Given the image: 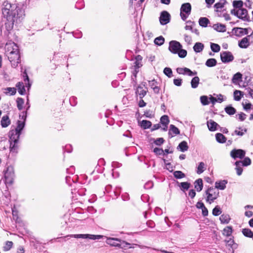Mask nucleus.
I'll return each mask as SVG.
<instances>
[{"label":"nucleus","mask_w":253,"mask_h":253,"mask_svg":"<svg viewBox=\"0 0 253 253\" xmlns=\"http://www.w3.org/2000/svg\"><path fill=\"white\" fill-rule=\"evenodd\" d=\"M177 149H179L181 152L186 151L188 149L187 143L185 141H182L178 145Z\"/></svg>","instance_id":"obj_24"},{"label":"nucleus","mask_w":253,"mask_h":253,"mask_svg":"<svg viewBox=\"0 0 253 253\" xmlns=\"http://www.w3.org/2000/svg\"><path fill=\"white\" fill-rule=\"evenodd\" d=\"M203 185V181L201 178L197 179L195 182V188L198 192H200L202 190Z\"/></svg>","instance_id":"obj_23"},{"label":"nucleus","mask_w":253,"mask_h":253,"mask_svg":"<svg viewBox=\"0 0 253 253\" xmlns=\"http://www.w3.org/2000/svg\"><path fill=\"white\" fill-rule=\"evenodd\" d=\"M232 232V229L230 226H227L225 227L223 231V234L226 236H229L231 235Z\"/></svg>","instance_id":"obj_43"},{"label":"nucleus","mask_w":253,"mask_h":253,"mask_svg":"<svg viewBox=\"0 0 253 253\" xmlns=\"http://www.w3.org/2000/svg\"><path fill=\"white\" fill-rule=\"evenodd\" d=\"M240 162H241V165L244 166H248L251 163V159L248 157L245 158L243 161Z\"/></svg>","instance_id":"obj_55"},{"label":"nucleus","mask_w":253,"mask_h":253,"mask_svg":"<svg viewBox=\"0 0 253 253\" xmlns=\"http://www.w3.org/2000/svg\"><path fill=\"white\" fill-rule=\"evenodd\" d=\"M170 14L166 11L162 12L160 16V22L162 25H166L169 22Z\"/></svg>","instance_id":"obj_9"},{"label":"nucleus","mask_w":253,"mask_h":253,"mask_svg":"<svg viewBox=\"0 0 253 253\" xmlns=\"http://www.w3.org/2000/svg\"><path fill=\"white\" fill-rule=\"evenodd\" d=\"M5 53L13 67H16L20 62L18 47L14 42L6 43Z\"/></svg>","instance_id":"obj_1"},{"label":"nucleus","mask_w":253,"mask_h":253,"mask_svg":"<svg viewBox=\"0 0 253 253\" xmlns=\"http://www.w3.org/2000/svg\"><path fill=\"white\" fill-rule=\"evenodd\" d=\"M164 73L166 76H167L169 78L171 77L172 76V70L169 68H165L164 70Z\"/></svg>","instance_id":"obj_56"},{"label":"nucleus","mask_w":253,"mask_h":253,"mask_svg":"<svg viewBox=\"0 0 253 253\" xmlns=\"http://www.w3.org/2000/svg\"><path fill=\"white\" fill-rule=\"evenodd\" d=\"M221 211L218 206H216L212 210V214L215 216L219 215L221 213Z\"/></svg>","instance_id":"obj_52"},{"label":"nucleus","mask_w":253,"mask_h":253,"mask_svg":"<svg viewBox=\"0 0 253 253\" xmlns=\"http://www.w3.org/2000/svg\"><path fill=\"white\" fill-rule=\"evenodd\" d=\"M200 100H201V103L203 105H207L209 104L208 98L207 96L204 95V96H201Z\"/></svg>","instance_id":"obj_50"},{"label":"nucleus","mask_w":253,"mask_h":253,"mask_svg":"<svg viewBox=\"0 0 253 253\" xmlns=\"http://www.w3.org/2000/svg\"><path fill=\"white\" fill-rule=\"evenodd\" d=\"M87 234H75V235H68L67 237H74L76 238H84L86 239L87 238Z\"/></svg>","instance_id":"obj_54"},{"label":"nucleus","mask_w":253,"mask_h":253,"mask_svg":"<svg viewBox=\"0 0 253 253\" xmlns=\"http://www.w3.org/2000/svg\"><path fill=\"white\" fill-rule=\"evenodd\" d=\"M18 125L17 127L15 129H13L14 131H16L17 132H19L21 133V130L23 129L25 126L24 122L18 121Z\"/></svg>","instance_id":"obj_32"},{"label":"nucleus","mask_w":253,"mask_h":253,"mask_svg":"<svg viewBox=\"0 0 253 253\" xmlns=\"http://www.w3.org/2000/svg\"><path fill=\"white\" fill-rule=\"evenodd\" d=\"M174 84L176 86H180L182 83V80L179 79H174L173 80Z\"/></svg>","instance_id":"obj_63"},{"label":"nucleus","mask_w":253,"mask_h":253,"mask_svg":"<svg viewBox=\"0 0 253 253\" xmlns=\"http://www.w3.org/2000/svg\"><path fill=\"white\" fill-rule=\"evenodd\" d=\"M161 123L163 125H168L169 122V117L167 115L163 116L160 119Z\"/></svg>","instance_id":"obj_44"},{"label":"nucleus","mask_w":253,"mask_h":253,"mask_svg":"<svg viewBox=\"0 0 253 253\" xmlns=\"http://www.w3.org/2000/svg\"><path fill=\"white\" fill-rule=\"evenodd\" d=\"M147 93V90L143 89L141 86H138L136 89V94L138 95L140 98H142Z\"/></svg>","instance_id":"obj_17"},{"label":"nucleus","mask_w":253,"mask_h":253,"mask_svg":"<svg viewBox=\"0 0 253 253\" xmlns=\"http://www.w3.org/2000/svg\"><path fill=\"white\" fill-rule=\"evenodd\" d=\"M2 12L3 16L13 24L15 22L17 23L18 21H20L18 10L16 9L14 5H12L7 1H5L3 3Z\"/></svg>","instance_id":"obj_2"},{"label":"nucleus","mask_w":253,"mask_h":253,"mask_svg":"<svg viewBox=\"0 0 253 253\" xmlns=\"http://www.w3.org/2000/svg\"><path fill=\"white\" fill-rule=\"evenodd\" d=\"M3 92L7 95H14L16 92L15 87H6L4 88Z\"/></svg>","instance_id":"obj_22"},{"label":"nucleus","mask_w":253,"mask_h":253,"mask_svg":"<svg viewBox=\"0 0 253 253\" xmlns=\"http://www.w3.org/2000/svg\"><path fill=\"white\" fill-rule=\"evenodd\" d=\"M207 126L210 131H215L218 125L212 120H210L207 122Z\"/></svg>","instance_id":"obj_15"},{"label":"nucleus","mask_w":253,"mask_h":253,"mask_svg":"<svg viewBox=\"0 0 253 253\" xmlns=\"http://www.w3.org/2000/svg\"><path fill=\"white\" fill-rule=\"evenodd\" d=\"M164 151L162 149H160L159 148H155L154 149V152L158 155H160L163 153Z\"/></svg>","instance_id":"obj_61"},{"label":"nucleus","mask_w":253,"mask_h":253,"mask_svg":"<svg viewBox=\"0 0 253 253\" xmlns=\"http://www.w3.org/2000/svg\"><path fill=\"white\" fill-rule=\"evenodd\" d=\"M249 39L248 37H245L242 39L239 42V46L241 48H246L249 45Z\"/></svg>","instance_id":"obj_16"},{"label":"nucleus","mask_w":253,"mask_h":253,"mask_svg":"<svg viewBox=\"0 0 253 253\" xmlns=\"http://www.w3.org/2000/svg\"><path fill=\"white\" fill-rule=\"evenodd\" d=\"M173 175H174V177H175L176 178H177V179L182 178L185 176V175L184 173H183L182 171H179V170L175 171L173 172Z\"/></svg>","instance_id":"obj_45"},{"label":"nucleus","mask_w":253,"mask_h":253,"mask_svg":"<svg viewBox=\"0 0 253 253\" xmlns=\"http://www.w3.org/2000/svg\"><path fill=\"white\" fill-rule=\"evenodd\" d=\"M164 38L162 36H160L155 39L154 42L156 44L161 45L164 43Z\"/></svg>","instance_id":"obj_46"},{"label":"nucleus","mask_w":253,"mask_h":253,"mask_svg":"<svg viewBox=\"0 0 253 253\" xmlns=\"http://www.w3.org/2000/svg\"><path fill=\"white\" fill-rule=\"evenodd\" d=\"M206 194L207 195L206 201L209 204L212 203L219 196V192L213 187L208 188Z\"/></svg>","instance_id":"obj_4"},{"label":"nucleus","mask_w":253,"mask_h":253,"mask_svg":"<svg viewBox=\"0 0 253 253\" xmlns=\"http://www.w3.org/2000/svg\"><path fill=\"white\" fill-rule=\"evenodd\" d=\"M151 123L149 121L143 120L141 121L140 126L144 129L149 128L151 126Z\"/></svg>","instance_id":"obj_37"},{"label":"nucleus","mask_w":253,"mask_h":253,"mask_svg":"<svg viewBox=\"0 0 253 253\" xmlns=\"http://www.w3.org/2000/svg\"><path fill=\"white\" fill-rule=\"evenodd\" d=\"M17 143H18V142H10V151L13 152L16 151V150L18 148Z\"/></svg>","instance_id":"obj_49"},{"label":"nucleus","mask_w":253,"mask_h":253,"mask_svg":"<svg viewBox=\"0 0 253 253\" xmlns=\"http://www.w3.org/2000/svg\"><path fill=\"white\" fill-rule=\"evenodd\" d=\"M220 58L222 62L227 63L233 60L234 56L230 52L223 51L220 53Z\"/></svg>","instance_id":"obj_8"},{"label":"nucleus","mask_w":253,"mask_h":253,"mask_svg":"<svg viewBox=\"0 0 253 253\" xmlns=\"http://www.w3.org/2000/svg\"><path fill=\"white\" fill-rule=\"evenodd\" d=\"M213 29L219 32H224L226 31V27L222 24H216L213 26Z\"/></svg>","instance_id":"obj_21"},{"label":"nucleus","mask_w":253,"mask_h":253,"mask_svg":"<svg viewBox=\"0 0 253 253\" xmlns=\"http://www.w3.org/2000/svg\"><path fill=\"white\" fill-rule=\"evenodd\" d=\"M205 164L203 162H200L198 166L197 173H202L205 169Z\"/></svg>","instance_id":"obj_40"},{"label":"nucleus","mask_w":253,"mask_h":253,"mask_svg":"<svg viewBox=\"0 0 253 253\" xmlns=\"http://www.w3.org/2000/svg\"><path fill=\"white\" fill-rule=\"evenodd\" d=\"M10 124V121L7 116H4L1 120V125L3 127H6Z\"/></svg>","instance_id":"obj_20"},{"label":"nucleus","mask_w":253,"mask_h":253,"mask_svg":"<svg viewBox=\"0 0 253 253\" xmlns=\"http://www.w3.org/2000/svg\"><path fill=\"white\" fill-rule=\"evenodd\" d=\"M243 95V92L240 90H236L234 92V97L236 101H240Z\"/></svg>","instance_id":"obj_27"},{"label":"nucleus","mask_w":253,"mask_h":253,"mask_svg":"<svg viewBox=\"0 0 253 253\" xmlns=\"http://www.w3.org/2000/svg\"><path fill=\"white\" fill-rule=\"evenodd\" d=\"M242 233L244 236L247 237L253 238V232H252L250 229H243L242 230Z\"/></svg>","instance_id":"obj_35"},{"label":"nucleus","mask_w":253,"mask_h":253,"mask_svg":"<svg viewBox=\"0 0 253 253\" xmlns=\"http://www.w3.org/2000/svg\"><path fill=\"white\" fill-rule=\"evenodd\" d=\"M191 6L189 3L183 4L180 8V16L183 20H185L190 14Z\"/></svg>","instance_id":"obj_5"},{"label":"nucleus","mask_w":253,"mask_h":253,"mask_svg":"<svg viewBox=\"0 0 253 253\" xmlns=\"http://www.w3.org/2000/svg\"><path fill=\"white\" fill-rule=\"evenodd\" d=\"M227 183V181L226 180L216 181L215 183V188L220 190H224L226 188V185Z\"/></svg>","instance_id":"obj_14"},{"label":"nucleus","mask_w":253,"mask_h":253,"mask_svg":"<svg viewBox=\"0 0 253 253\" xmlns=\"http://www.w3.org/2000/svg\"><path fill=\"white\" fill-rule=\"evenodd\" d=\"M177 53L178 54L179 57L184 58L187 55V51L185 49L180 48V49L178 50Z\"/></svg>","instance_id":"obj_53"},{"label":"nucleus","mask_w":253,"mask_h":253,"mask_svg":"<svg viewBox=\"0 0 253 253\" xmlns=\"http://www.w3.org/2000/svg\"><path fill=\"white\" fill-rule=\"evenodd\" d=\"M200 79L198 77H194L191 82V86L193 88H195L198 87L199 84Z\"/></svg>","instance_id":"obj_30"},{"label":"nucleus","mask_w":253,"mask_h":253,"mask_svg":"<svg viewBox=\"0 0 253 253\" xmlns=\"http://www.w3.org/2000/svg\"><path fill=\"white\" fill-rule=\"evenodd\" d=\"M233 31L238 36H241L247 34V30L242 28H234Z\"/></svg>","instance_id":"obj_18"},{"label":"nucleus","mask_w":253,"mask_h":253,"mask_svg":"<svg viewBox=\"0 0 253 253\" xmlns=\"http://www.w3.org/2000/svg\"><path fill=\"white\" fill-rule=\"evenodd\" d=\"M235 165H236L235 169L236 170L237 174L238 175H241L242 171H243V169L241 167L242 166V165H241V162L237 161L235 163Z\"/></svg>","instance_id":"obj_33"},{"label":"nucleus","mask_w":253,"mask_h":253,"mask_svg":"<svg viewBox=\"0 0 253 253\" xmlns=\"http://www.w3.org/2000/svg\"><path fill=\"white\" fill-rule=\"evenodd\" d=\"M211 48L212 51L214 52H217L219 51L220 49V46L214 43H211Z\"/></svg>","instance_id":"obj_47"},{"label":"nucleus","mask_w":253,"mask_h":253,"mask_svg":"<svg viewBox=\"0 0 253 253\" xmlns=\"http://www.w3.org/2000/svg\"><path fill=\"white\" fill-rule=\"evenodd\" d=\"M247 131V129L245 128V129H241V130H235L234 131V133L236 134V135H239V136H242L244 134V133L245 132H246Z\"/></svg>","instance_id":"obj_57"},{"label":"nucleus","mask_w":253,"mask_h":253,"mask_svg":"<svg viewBox=\"0 0 253 253\" xmlns=\"http://www.w3.org/2000/svg\"><path fill=\"white\" fill-rule=\"evenodd\" d=\"M216 139L217 141H218L219 143H224L226 141V137L220 133H218L215 135Z\"/></svg>","instance_id":"obj_31"},{"label":"nucleus","mask_w":253,"mask_h":253,"mask_svg":"<svg viewBox=\"0 0 253 253\" xmlns=\"http://www.w3.org/2000/svg\"><path fill=\"white\" fill-rule=\"evenodd\" d=\"M17 106L19 110H21L23 108V105L24 103V99L22 98L18 97L16 100Z\"/></svg>","instance_id":"obj_41"},{"label":"nucleus","mask_w":253,"mask_h":253,"mask_svg":"<svg viewBox=\"0 0 253 253\" xmlns=\"http://www.w3.org/2000/svg\"><path fill=\"white\" fill-rule=\"evenodd\" d=\"M157 82L155 80L149 82V84L151 88L153 89L155 93H159L160 88L157 85Z\"/></svg>","instance_id":"obj_19"},{"label":"nucleus","mask_w":253,"mask_h":253,"mask_svg":"<svg viewBox=\"0 0 253 253\" xmlns=\"http://www.w3.org/2000/svg\"><path fill=\"white\" fill-rule=\"evenodd\" d=\"M13 246V243L11 241H6L3 247V250L4 251H8L10 250Z\"/></svg>","instance_id":"obj_39"},{"label":"nucleus","mask_w":253,"mask_h":253,"mask_svg":"<svg viewBox=\"0 0 253 253\" xmlns=\"http://www.w3.org/2000/svg\"><path fill=\"white\" fill-rule=\"evenodd\" d=\"M87 238H89L90 239L93 240L100 239L103 237L102 235H95L87 234Z\"/></svg>","instance_id":"obj_51"},{"label":"nucleus","mask_w":253,"mask_h":253,"mask_svg":"<svg viewBox=\"0 0 253 253\" xmlns=\"http://www.w3.org/2000/svg\"><path fill=\"white\" fill-rule=\"evenodd\" d=\"M225 111L230 115L234 114L236 113V110L231 106H227L225 108Z\"/></svg>","instance_id":"obj_42"},{"label":"nucleus","mask_w":253,"mask_h":253,"mask_svg":"<svg viewBox=\"0 0 253 253\" xmlns=\"http://www.w3.org/2000/svg\"><path fill=\"white\" fill-rule=\"evenodd\" d=\"M16 87L18 89V92L21 94L23 95L25 92V88L22 82H18L16 85Z\"/></svg>","instance_id":"obj_25"},{"label":"nucleus","mask_w":253,"mask_h":253,"mask_svg":"<svg viewBox=\"0 0 253 253\" xmlns=\"http://www.w3.org/2000/svg\"><path fill=\"white\" fill-rule=\"evenodd\" d=\"M14 170L12 166H9L7 167L6 170L4 171V178L5 184L11 185L14 178Z\"/></svg>","instance_id":"obj_3"},{"label":"nucleus","mask_w":253,"mask_h":253,"mask_svg":"<svg viewBox=\"0 0 253 253\" xmlns=\"http://www.w3.org/2000/svg\"><path fill=\"white\" fill-rule=\"evenodd\" d=\"M20 134V133L17 132L16 131H14L13 129L10 130L9 133L10 142H18Z\"/></svg>","instance_id":"obj_12"},{"label":"nucleus","mask_w":253,"mask_h":253,"mask_svg":"<svg viewBox=\"0 0 253 253\" xmlns=\"http://www.w3.org/2000/svg\"><path fill=\"white\" fill-rule=\"evenodd\" d=\"M242 75L238 72L235 74L232 79V82L234 84H237L238 81L242 79Z\"/></svg>","instance_id":"obj_34"},{"label":"nucleus","mask_w":253,"mask_h":253,"mask_svg":"<svg viewBox=\"0 0 253 253\" xmlns=\"http://www.w3.org/2000/svg\"><path fill=\"white\" fill-rule=\"evenodd\" d=\"M181 47L182 45L179 42L175 41H172L169 42V49L172 53L176 54Z\"/></svg>","instance_id":"obj_7"},{"label":"nucleus","mask_w":253,"mask_h":253,"mask_svg":"<svg viewBox=\"0 0 253 253\" xmlns=\"http://www.w3.org/2000/svg\"><path fill=\"white\" fill-rule=\"evenodd\" d=\"M231 156L234 158H242L245 155V152L242 149L233 150L230 153Z\"/></svg>","instance_id":"obj_10"},{"label":"nucleus","mask_w":253,"mask_h":253,"mask_svg":"<svg viewBox=\"0 0 253 253\" xmlns=\"http://www.w3.org/2000/svg\"><path fill=\"white\" fill-rule=\"evenodd\" d=\"M238 116H239V119L241 121H244L246 119V116H247V115L245 114H244V113H241L240 114H239L238 115Z\"/></svg>","instance_id":"obj_64"},{"label":"nucleus","mask_w":253,"mask_h":253,"mask_svg":"<svg viewBox=\"0 0 253 253\" xmlns=\"http://www.w3.org/2000/svg\"><path fill=\"white\" fill-rule=\"evenodd\" d=\"M219 219L222 223L227 224L230 220V217L228 214H222L220 216Z\"/></svg>","instance_id":"obj_28"},{"label":"nucleus","mask_w":253,"mask_h":253,"mask_svg":"<svg viewBox=\"0 0 253 253\" xmlns=\"http://www.w3.org/2000/svg\"><path fill=\"white\" fill-rule=\"evenodd\" d=\"M181 188L184 190H187L189 188L190 184L187 182H181L180 183Z\"/></svg>","instance_id":"obj_58"},{"label":"nucleus","mask_w":253,"mask_h":253,"mask_svg":"<svg viewBox=\"0 0 253 253\" xmlns=\"http://www.w3.org/2000/svg\"><path fill=\"white\" fill-rule=\"evenodd\" d=\"M164 142V140L163 138H158L155 140L154 143L157 145H160L163 144Z\"/></svg>","instance_id":"obj_59"},{"label":"nucleus","mask_w":253,"mask_h":253,"mask_svg":"<svg viewBox=\"0 0 253 253\" xmlns=\"http://www.w3.org/2000/svg\"><path fill=\"white\" fill-rule=\"evenodd\" d=\"M204 47V45L202 43L196 42L193 47V49L196 52H200L203 50Z\"/></svg>","instance_id":"obj_26"},{"label":"nucleus","mask_w":253,"mask_h":253,"mask_svg":"<svg viewBox=\"0 0 253 253\" xmlns=\"http://www.w3.org/2000/svg\"><path fill=\"white\" fill-rule=\"evenodd\" d=\"M177 72L179 74H186L189 76H192L197 74V72H193L187 68H179L177 69Z\"/></svg>","instance_id":"obj_13"},{"label":"nucleus","mask_w":253,"mask_h":253,"mask_svg":"<svg viewBox=\"0 0 253 253\" xmlns=\"http://www.w3.org/2000/svg\"><path fill=\"white\" fill-rule=\"evenodd\" d=\"M169 127H170V129H169V133H170V131H172V133L175 135L178 134L179 133V129H178V128H177L176 126H175L174 125H170Z\"/></svg>","instance_id":"obj_48"},{"label":"nucleus","mask_w":253,"mask_h":253,"mask_svg":"<svg viewBox=\"0 0 253 253\" xmlns=\"http://www.w3.org/2000/svg\"><path fill=\"white\" fill-rule=\"evenodd\" d=\"M217 62L214 58H210L207 60L206 62V65L208 67H211L216 65Z\"/></svg>","instance_id":"obj_36"},{"label":"nucleus","mask_w":253,"mask_h":253,"mask_svg":"<svg viewBox=\"0 0 253 253\" xmlns=\"http://www.w3.org/2000/svg\"><path fill=\"white\" fill-rule=\"evenodd\" d=\"M121 242L119 238L107 237L106 243L112 247H121V244L119 243Z\"/></svg>","instance_id":"obj_11"},{"label":"nucleus","mask_w":253,"mask_h":253,"mask_svg":"<svg viewBox=\"0 0 253 253\" xmlns=\"http://www.w3.org/2000/svg\"><path fill=\"white\" fill-rule=\"evenodd\" d=\"M232 14L236 16L240 19L245 20L248 16V11L245 8L234 9L231 11Z\"/></svg>","instance_id":"obj_6"},{"label":"nucleus","mask_w":253,"mask_h":253,"mask_svg":"<svg viewBox=\"0 0 253 253\" xmlns=\"http://www.w3.org/2000/svg\"><path fill=\"white\" fill-rule=\"evenodd\" d=\"M122 242V244H121V248H122V249H126V248H128V246L130 245V244L125 241H123L121 242Z\"/></svg>","instance_id":"obj_60"},{"label":"nucleus","mask_w":253,"mask_h":253,"mask_svg":"<svg viewBox=\"0 0 253 253\" xmlns=\"http://www.w3.org/2000/svg\"><path fill=\"white\" fill-rule=\"evenodd\" d=\"M243 105L244 109L246 111H248V110L250 109L251 108V106H252V104L250 103H243Z\"/></svg>","instance_id":"obj_62"},{"label":"nucleus","mask_w":253,"mask_h":253,"mask_svg":"<svg viewBox=\"0 0 253 253\" xmlns=\"http://www.w3.org/2000/svg\"><path fill=\"white\" fill-rule=\"evenodd\" d=\"M243 5V2L242 0H234L233 2V5L234 9H238L242 8Z\"/></svg>","instance_id":"obj_38"},{"label":"nucleus","mask_w":253,"mask_h":253,"mask_svg":"<svg viewBox=\"0 0 253 253\" xmlns=\"http://www.w3.org/2000/svg\"><path fill=\"white\" fill-rule=\"evenodd\" d=\"M209 22V19L206 17L200 18L199 20L200 25L204 27H207Z\"/></svg>","instance_id":"obj_29"}]
</instances>
